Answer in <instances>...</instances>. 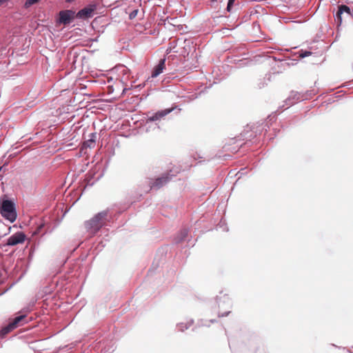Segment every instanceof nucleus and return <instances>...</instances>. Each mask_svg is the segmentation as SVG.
I'll return each mask as SVG.
<instances>
[{"instance_id":"nucleus-7","label":"nucleus","mask_w":353,"mask_h":353,"mask_svg":"<svg viewBox=\"0 0 353 353\" xmlns=\"http://www.w3.org/2000/svg\"><path fill=\"white\" fill-rule=\"evenodd\" d=\"M170 180L168 174H163L161 177H159L154 180L150 184L151 188L159 189L164 185H165Z\"/></svg>"},{"instance_id":"nucleus-5","label":"nucleus","mask_w":353,"mask_h":353,"mask_svg":"<svg viewBox=\"0 0 353 353\" xmlns=\"http://www.w3.org/2000/svg\"><path fill=\"white\" fill-rule=\"evenodd\" d=\"M26 235L21 232H17L10 236L7 241L8 245H16L19 243H23L25 241Z\"/></svg>"},{"instance_id":"nucleus-14","label":"nucleus","mask_w":353,"mask_h":353,"mask_svg":"<svg viewBox=\"0 0 353 353\" xmlns=\"http://www.w3.org/2000/svg\"><path fill=\"white\" fill-rule=\"evenodd\" d=\"M138 12V10H134L132 12H131L129 14L130 19H134L137 16Z\"/></svg>"},{"instance_id":"nucleus-1","label":"nucleus","mask_w":353,"mask_h":353,"mask_svg":"<svg viewBox=\"0 0 353 353\" xmlns=\"http://www.w3.org/2000/svg\"><path fill=\"white\" fill-rule=\"evenodd\" d=\"M108 215L105 211L96 214L92 219L85 223V227L88 231L92 234L97 233L103 225V221Z\"/></svg>"},{"instance_id":"nucleus-16","label":"nucleus","mask_w":353,"mask_h":353,"mask_svg":"<svg viewBox=\"0 0 353 353\" xmlns=\"http://www.w3.org/2000/svg\"><path fill=\"white\" fill-rule=\"evenodd\" d=\"M311 54H312V52L310 51H304V52H301V53L300 54V57L304 58V57L311 55Z\"/></svg>"},{"instance_id":"nucleus-8","label":"nucleus","mask_w":353,"mask_h":353,"mask_svg":"<svg viewBox=\"0 0 353 353\" xmlns=\"http://www.w3.org/2000/svg\"><path fill=\"white\" fill-rule=\"evenodd\" d=\"M74 12L71 10H64L59 12V21L63 24H68L73 18Z\"/></svg>"},{"instance_id":"nucleus-17","label":"nucleus","mask_w":353,"mask_h":353,"mask_svg":"<svg viewBox=\"0 0 353 353\" xmlns=\"http://www.w3.org/2000/svg\"><path fill=\"white\" fill-rule=\"evenodd\" d=\"M8 1H9V0H0V6L4 5L5 3H6Z\"/></svg>"},{"instance_id":"nucleus-6","label":"nucleus","mask_w":353,"mask_h":353,"mask_svg":"<svg viewBox=\"0 0 353 353\" xmlns=\"http://www.w3.org/2000/svg\"><path fill=\"white\" fill-rule=\"evenodd\" d=\"M96 5H90L88 7L84 8L80 10L77 14V17L80 19H88L92 16V13L96 10Z\"/></svg>"},{"instance_id":"nucleus-15","label":"nucleus","mask_w":353,"mask_h":353,"mask_svg":"<svg viewBox=\"0 0 353 353\" xmlns=\"http://www.w3.org/2000/svg\"><path fill=\"white\" fill-rule=\"evenodd\" d=\"M235 0H229L228 1V6H227V10L228 12H230L231 11V9H232V7L234 3Z\"/></svg>"},{"instance_id":"nucleus-3","label":"nucleus","mask_w":353,"mask_h":353,"mask_svg":"<svg viewBox=\"0 0 353 353\" xmlns=\"http://www.w3.org/2000/svg\"><path fill=\"white\" fill-rule=\"evenodd\" d=\"M26 315H20L14 318L8 325L3 327L1 330V336H4L19 326L23 325L27 323L26 321Z\"/></svg>"},{"instance_id":"nucleus-13","label":"nucleus","mask_w":353,"mask_h":353,"mask_svg":"<svg viewBox=\"0 0 353 353\" xmlns=\"http://www.w3.org/2000/svg\"><path fill=\"white\" fill-rule=\"evenodd\" d=\"M180 235H181V237L178 240V241H181L183 240L188 236V230L185 229L181 230L180 232Z\"/></svg>"},{"instance_id":"nucleus-10","label":"nucleus","mask_w":353,"mask_h":353,"mask_svg":"<svg viewBox=\"0 0 353 353\" xmlns=\"http://www.w3.org/2000/svg\"><path fill=\"white\" fill-rule=\"evenodd\" d=\"M173 109H165L164 110H162V111H159L158 112H157L152 117V121H155V120H157L165 115H167L168 114H169L170 112H172Z\"/></svg>"},{"instance_id":"nucleus-20","label":"nucleus","mask_w":353,"mask_h":353,"mask_svg":"<svg viewBox=\"0 0 353 353\" xmlns=\"http://www.w3.org/2000/svg\"><path fill=\"white\" fill-rule=\"evenodd\" d=\"M106 88H108V89L112 88V85H108Z\"/></svg>"},{"instance_id":"nucleus-4","label":"nucleus","mask_w":353,"mask_h":353,"mask_svg":"<svg viewBox=\"0 0 353 353\" xmlns=\"http://www.w3.org/2000/svg\"><path fill=\"white\" fill-rule=\"evenodd\" d=\"M352 11H353V8L351 9L350 8H349L348 6H347L345 5L339 6L338 11L336 14V18H335V21L337 23V26H339L341 25L342 21H343V15L345 19L348 17H352Z\"/></svg>"},{"instance_id":"nucleus-11","label":"nucleus","mask_w":353,"mask_h":353,"mask_svg":"<svg viewBox=\"0 0 353 353\" xmlns=\"http://www.w3.org/2000/svg\"><path fill=\"white\" fill-rule=\"evenodd\" d=\"M95 134H91V138L88 139L87 141H84L83 143V148H92L95 145Z\"/></svg>"},{"instance_id":"nucleus-21","label":"nucleus","mask_w":353,"mask_h":353,"mask_svg":"<svg viewBox=\"0 0 353 353\" xmlns=\"http://www.w3.org/2000/svg\"><path fill=\"white\" fill-rule=\"evenodd\" d=\"M112 91H113V90H108V94H110Z\"/></svg>"},{"instance_id":"nucleus-22","label":"nucleus","mask_w":353,"mask_h":353,"mask_svg":"<svg viewBox=\"0 0 353 353\" xmlns=\"http://www.w3.org/2000/svg\"><path fill=\"white\" fill-rule=\"evenodd\" d=\"M72 0H66L67 2H71Z\"/></svg>"},{"instance_id":"nucleus-19","label":"nucleus","mask_w":353,"mask_h":353,"mask_svg":"<svg viewBox=\"0 0 353 353\" xmlns=\"http://www.w3.org/2000/svg\"><path fill=\"white\" fill-rule=\"evenodd\" d=\"M113 98L102 99L103 101H111Z\"/></svg>"},{"instance_id":"nucleus-12","label":"nucleus","mask_w":353,"mask_h":353,"mask_svg":"<svg viewBox=\"0 0 353 353\" xmlns=\"http://www.w3.org/2000/svg\"><path fill=\"white\" fill-rule=\"evenodd\" d=\"M40 0H26L25 4H24V7L26 8H28L29 7H30L31 6L38 3Z\"/></svg>"},{"instance_id":"nucleus-9","label":"nucleus","mask_w":353,"mask_h":353,"mask_svg":"<svg viewBox=\"0 0 353 353\" xmlns=\"http://www.w3.org/2000/svg\"><path fill=\"white\" fill-rule=\"evenodd\" d=\"M165 68V59H162L159 61V63L155 65L152 71L151 77L155 78L163 72Z\"/></svg>"},{"instance_id":"nucleus-18","label":"nucleus","mask_w":353,"mask_h":353,"mask_svg":"<svg viewBox=\"0 0 353 353\" xmlns=\"http://www.w3.org/2000/svg\"><path fill=\"white\" fill-rule=\"evenodd\" d=\"M230 312L228 311L225 314H219V316H227Z\"/></svg>"},{"instance_id":"nucleus-2","label":"nucleus","mask_w":353,"mask_h":353,"mask_svg":"<svg viewBox=\"0 0 353 353\" xmlns=\"http://www.w3.org/2000/svg\"><path fill=\"white\" fill-rule=\"evenodd\" d=\"M1 214L10 222H14L17 219L14 203L11 201L4 200L1 203Z\"/></svg>"}]
</instances>
